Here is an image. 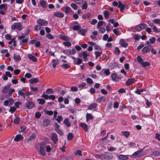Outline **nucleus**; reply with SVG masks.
Returning <instances> with one entry per match:
<instances>
[{
  "label": "nucleus",
  "instance_id": "nucleus-1",
  "mask_svg": "<svg viewBox=\"0 0 160 160\" xmlns=\"http://www.w3.org/2000/svg\"><path fill=\"white\" fill-rule=\"evenodd\" d=\"M11 28L12 30L17 29L20 31L22 29V24L19 22H15L11 26Z\"/></svg>",
  "mask_w": 160,
  "mask_h": 160
},
{
  "label": "nucleus",
  "instance_id": "nucleus-2",
  "mask_svg": "<svg viewBox=\"0 0 160 160\" xmlns=\"http://www.w3.org/2000/svg\"><path fill=\"white\" fill-rule=\"evenodd\" d=\"M46 145V143H42L40 145V153L42 155L44 156L46 155V152L44 151V148H45Z\"/></svg>",
  "mask_w": 160,
  "mask_h": 160
},
{
  "label": "nucleus",
  "instance_id": "nucleus-3",
  "mask_svg": "<svg viewBox=\"0 0 160 160\" xmlns=\"http://www.w3.org/2000/svg\"><path fill=\"white\" fill-rule=\"evenodd\" d=\"M147 26L146 24L144 23H142L138 25L136 27V31L138 32L141 31L142 29H144Z\"/></svg>",
  "mask_w": 160,
  "mask_h": 160
},
{
  "label": "nucleus",
  "instance_id": "nucleus-4",
  "mask_svg": "<svg viewBox=\"0 0 160 160\" xmlns=\"http://www.w3.org/2000/svg\"><path fill=\"white\" fill-rule=\"evenodd\" d=\"M25 106L27 108L31 109L35 107V104L32 101H28L26 102Z\"/></svg>",
  "mask_w": 160,
  "mask_h": 160
},
{
  "label": "nucleus",
  "instance_id": "nucleus-5",
  "mask_svg": "<svg viewBox=\"0 0 160 160\" xmlns=\"http://www.w3.org/2000/svg\"><path fill=\"white\" fill-rule=\"evenodd\" d=\"M37 22L40 25L42 26H46L48 24V22L47 21L42 19H38Z\"/></svg>",
  "mask_w": 160,
  "mask_h": 160
},
{
  "label": "nucleus",
  "instance_id": "nucleus-6",
  "mask_svg": "<svg viewBox=\"0 0 160 160\" xmlns=\"http://www.w3.org/2000/svg\"><path fill=\"white\" fill-rule=\"evenodd\" d=\"M151 48V45H148L144 47L142 50V54L150 52Z\"/></svg>",
  "mask_w": 160,
  "mask_h": 160
},
{
  "label": "nucleus",
  "instance_id": "nucleus-7",
  "mask_svg": "<svg viewBox=\"0 0 160 160\" xmlns=\"http://www.w3.org/2000/svg\"><path fill=\"white\" fill-rule=\"evenodd\" d=\"M41 97L44 98L46 100L48 99V98L50 99H52L53 100L55 99L56 98L55 96L54 95H52L48 96V95L43 94L41 96Z\"/></svg>",
  "mask_w": 160,
  "mask_h": 160
},
{
  "label": "nucleus",
  "instance_id": "nucleus-8",
  "mask_svg": "<svg viewBox=\"0 0 160 160\" xmlns=\"http://www.w3.org/2000/svg\"><path fill=\"white\" fill-rule=\"evenodd\" d=\"M102 160L106 159L109 160L112 158V155L109 153H106L105 154H102Z\"/></svg>",
  "mask_w": 160,
  "mask_h": 160
},
{
  "label": "nucleus",
  "instance_id": "nucleus-9",
  "mask_svg": "<svg viewBox=\"0 0 160 160\" xmlns=\"http://www.w3.org/2000/svg\"><path fill=\"white\" fill-rule=\"evenodd\" d=\"M63 11L66 14H71L73 12L71 8L68 6H65L64 8Z\"/></svg>",
  "mask_w": 160,
  "mask_h": 160
},
{
  "label": "nucleus",
  "instance_id": "nucleus-10",
  "mask_svg": "<svg viewBox=\"0 0 160 160\" xmlns=\"http://www.w3.org/2000/svg\"><path fill=\"white\" fill-rule=\"evenodd\" d=\"M135 81L134 78H128L125 84L127 86H129L133 83Z\"/></svg>",
  "mask_w": 160,
  "mask_h": 160
},
{
  "label": "nucleus",
  "instance_id": "nucleus-11",
  "mask_svg": "<svg viewBox=\"0 0 160 160\" xmlns=\"http://www.w3.org/2000/svg\"><path fill=\"white\" fill-rule=\"evenodd\" d=\"M51 139L53 141L54 143L56 144L58 140L57 134L55 133H52L51 137Z\"/></svg>",
  "mask_w": 160,
  "mask_h": 160
},
{
  "label": "nucleus",
  "instance_id": "nucleus-12",
  "mask_svg": "<svg viewBox=\"0 0 160 160\" xmlns=\"http://www.w3.org/2000/svg\"><path fill=\"white\" fill-rule=\"evenodd\" d=\"M53 15L59 18H62L64 17V14L59 12H55L54 13Z\"/></svg>",
  "mask_w": 160,
  "mask_h": 160
},
{
  "label": "nucleus",
  "instance_id": "nucleus-13",
  "mask_svg": "<svg viewBox=\"0 0 160 160\" xmlns=\"http://www.w3.org/2000/svg\"><path fill=\"white\" fill-rule=\"evenodd\" d=\"M128 155L120 154L118 155V159L120 160H126L128 159Z\"/></svg>",
  "mask_w": 160,
  "mask_h": 160
},
{
  "label": "nucleus",
  "instance_id": "nucleus-14",
  "mask_svg": "<svg viewBox=\"0 0 160 160\" xmlns=\"http://www.w3.org/2000/svg\"><path fill=\"white\" fill-rule=\"evenodd\" d=\"M111 77L113 81H118L119 80V78L116 73L112 74L111 75Z\"/></svg>",
  "mask_w": 160,
  "mask_h": 160
},
{
  "label": "nucleus",
  "instance_id": "nucleus-15",
  "mask_svg": "<svg viewBox=\"0 0 160 160\" xmlns=\"http://www.w3.org/2000/svg\"><path fill=\"white\" fill-rule=\"evenodd\" d=\"M86 83L85 82H82L80 84H79L78 87L80 90H81L83 88H86L87 87L86 86Z\"/></svg>",
  "mask_w": 160,
  "mask_h": 160
},
{
  "label": "nucleus",
  "instance_id": "nucleus-16",
  "mask_svg": "<svg viewBox=\"0 0 160 160\" xmlns=\"http://www.w3.org/2000/svg\"><path fill=\"white\" fill-rule=\"evenodd\" d=\"M59 37L61 39L64 41H70L71 40L70 37L61 34L59 35Z\"/></svg>",
  "mask_w": 160,
  "mask_h": 160
},
{
  "label": "nucleus",
  "instance_id": "nucleus-17",
  "mask_svg": "<svg viewBox=\"0 0 160 160\" xmlns=\"http://www.w3.org/2000/svg\"><path fill=\"white\" fill-rule=\"evenodd\" d=\"M118 7L120 8V11L121 12H123L125 7V5L124 4H122L121 1H118Z\"/></svg>",
  "mask_w": 160,
  "mask_h": 160
},
{
  "label": "nucleus",
  "instance_id": "nucleus-18",
  "mask_svg": "<svg viewBox=\"0 0 160 160\" xmlns=\"http://www.w3.org/2000/svg\"><path fill=\"white\" fill-rule=\"evenodd\" d=\"M40 4L44 9L45 8L47 7V3L44 0H40Z\"/></svg>",
  "mask_w": 160,
  "mask_h": 160
},
{
  "label": "nucleus",
  "instance_id": "nucleus-19",
  "mask_svg": "<svg viewBox=\"0 0 160 160\" xmlns=\"http://www.w3.org/2000/svg\"><path fill=\"white\" fill-rule=\"evenodd\" d=\"M121 46L123 48H126L128 46V44L126 43L125 40L123 39H121L120 40Z\"/></svg>",
  "mask_w": 160,
  "mask_h": 160
},
{
  "label": "nucleus",
  "instance_id": "nucleus-20",
  "mask_svg": "<svg viewBox=\"0 0 160 160\" xmlns=\"http://www.w3.org/2000/svg\"><path fill=\"white\" fill-rule=\"evenodd\" d=\"M23 138V137L21 134H18L16 136L14 140V141L18 142L20 140H22Z\"/></svg>",
  "mask_w": 160,
  "mask_h": 160
},
{
  "label": "nucleus",
  "instance_id": "nucleus-21",
  "mask_svg": "<svg viewBox=\"0 0 160 160\" xmlns=\"http://www.w3.org/2000/svg\"><path fill=\"white\" fill-rule=\"evenodd\" d=\"M25 92L26 91L24 89H22L21 90H19L18 91V94L20 96H22L25 98Z\"/></svg>",
  "mask_w": 160,
  "mask_h": 160
},
{
  "label": "nucleus",
  "instance_id": "nucleus-22",
  "mask_svg": "<svg viewBox=\"0 0 160 160\" xmlns=\"http://www.w3.org/2000/svg\"><path fill=\"white\" fill-rule=\"evenodd\" d=\"M80 125L82 128L85 131L87 132L88 131V126L86 124L82 122L80 124Z\"/></svg>",
  "mask_w": 160,
  "mask_h": 160
},
{
  "label": "nucleus",
  "instance_id": "nucleus-23",
  "mask_svg": "<svg viewBox=\"0 0 160 160\" xmlns=\"http://www.w3.org/2000/svg\"><path fill=\"white\" fill-rule=\"evenodd\" d=\"M106 99V98L104 96H102L98 98L97 99V101L99 103H101L104 102Z\"/></svg>",
  "mask_w": 160,
  "mask_h": 160
},
{
  "label": "nucleus",
  "instance_id": "nucleus-24",
  "mask_svg": "<svg viewBox=\"0 0 160 160\" xmlns=\"http://www.w3.org/2000/svg\"><path fill=\"white\" fill-rule=\"evenodd\" d=\"M28 57L29 59L34 62H36L37 61V58L31 54H28Z\"/></svg>",
  "mask_w": 160,
  "mask_h": 160
},
{
  "label": "nucleus",
  "instance_id": "nucleus-25",
  "mask_svg": "<svg viewBox=\"0 0 160 160\" xmlns=\"http://www.w3.org/2000/svg\"><path fill=\"white\" fill-rule=\"evenodd\" d=\"M63 123L68 127H70L71 126V124L69 121V119L68 118H65L63 121Z\"/></svg>",
  "mask_w": 160,
  "mask_h": 160
},
{
  "label": "nucleus",
  "instance_id": "nucleus-26",
  "mask_svg": "<svg viewBox=\"0 0 160 160\" xmlns=\"http://www.w3.org/2000/svg\"><path fill=\"white\" fill-rule=\"evenodd\" d=\"M39 81L38 79L37 78H32L29 80V82L31 84H34L38 82Z\"/></svg>",
  "mask_w": 160,
  "mask_h": 160
},
{
  "label": "nucleus",
  "instance_id": "nucleus-27",
  "mask_svg": "<svg viewBox=\"0 0 160 160\" xmlns=\"http://www.w3.org/2000/svg\"><path fill=\"white\" fill-rule=\"evenodd\" d=\"M97 106V104L96 103H93L91 104L88 107V109L91 110L92 109L95 108Z\"/></svg>",
  "mask_w": 160,
  "mask_h": 160
},
{
  "label": "nucleus",
  "instance_id": "nucleus-28",
  "mask_svg": "<svg viewBox=\"0 0 160 160\" xmlns=\"http://www.w3.org/2000/svg\"><path fill=\"white\" fill-rule=\"evenodd\" d=\"M87 51H84L82 52V56L84 60H86L87 59V57L89 56V54H88L87 53Z\"/></svg>",
  "mask_w": 160,
  "mask_h": 160
},
{
  "label": "nucleus",
  "instance_id": "nucleus-29",
  "mask_svg": "<svg viewBox=\"0 0 160 160\" xmlns=\"http://www.w3.org/2000/svg\"><path fill=\"white\" fill-rule=\"evenodd\" d=\"M50 123V120L48 119H45L43 121V125L45 127L48 126Z\"/></svg>",
  "mask_w": 160,
  "mask_h": 160
},
{
  "label": "nucleus",
  "instance_id": "nucleus-30",
  "mask_svg": "<svg viewBox=\"0 0 160 160\" xmlns=\"http://www.w3.org/2000/svg\"><path fill=\"white\" fill-rule=\"evenodd\" d=\"M93 119V117L90 113H87L86 114V120L88 121L89 120H92Z\"/></svg>",
  "mask_w": 160,
  "mask_h": 160
},
{
  "label": "nucleus",
  "instance_id": "nucleus-31",
  "mask_svg": "<svg viewBox=\"0 0 160 160\" xmlns=\"http://www.w3.org/2000/svg\"><path fill=\"white\" fill-rule=\"evenodd\" d=\"M139 152L138 150L137 151L135 152L132 154V156H135V157H137V158H139L142 156V155H141V154H139Z\"/></svg>",
  "mask_w": 160,
  "mask_h": 160
},
{
  "label": "nucleus",
  "instance_id": "nucleus-32",
  "mask_svg": "<svg viewBox=\"0 0 160 160\" xmlns=\"http://www.w3.org/2000/svg\"><path fill=\"white\" fill-rule=\"evenodd\" d=\"M20 121V118L19 117H17L14 119L13 122L16 124H19Z\"/></svg>",
  "mask_w": 160,
  "mask_h": 160
},
{
  "label": "nucleus",
  "instance_id": "nucleus-33",
  "mask_svg": "<svg viewBox=\"0 0 160 160\" xmlns=\"http://www.w3.org/2000/svg\"><path fill=\"white\" fill-rule=\"evenodd\" d=\"M128 145V147L130 148H134L136 147V144L133 142H129Z\"/></svg>",
  "mask_w": 160,
  "mask_h": 160
},
{
  "label": "nucleus",
  "instance_id": "nucleus-34",
  "mask_svg": "<svg viewBox=\"0 0 160 160\" xmlns=\"http://www.w3.org/2000/svg\"><path fill=\"white\" fill-rule=\"evenodd\" d=\"M52 67L53 68H55L56 65L59 63V60H53L52 61Z\"/></svg>",
  "mask_w": 160,
  "mask_h": 160
},
{
  "label": "nucleus",
  "instance_id": "nucleus-35",
  "mask_svg": "<svg viewBox=\"0 0 160 160\" xmlns=\"http://www.w3.org/2000/svg\"><path fill=\"white\" fill-rule=\"evenodd\" d=\"M45 92L47 94H52L54 93V90L52 88H48L46 90Z\"/></svg>",
  "mask_w": 160,
  "mask_h": 160
},
{
  "label": "nucleus",
  "instance_id": "nucleus-36",
  "mask_svg": "<svg viewBox=\"0 0 160 160\" xmlns=\"http://www.w3.org/2000/svg\"><path fill=\"white\" fill-rule=\"evenodd\" d=\"M37 101L38 102V103L41 105H43L45 102V100L42 98H38L37 99Z\"/></svg>",
  "mask_w": 160,
  "mask_h": 160
},
{
  "label": "nucleus",
  "instance_id": "nucleus-37",
  "mask_svg": "<svg viewBox=\"0 0 160 160\" xmlns=\"http://www.w3.org/2000/svg\"><path fill=\"white\" fill-rule=\"evenodd\" d=\"M63 52L65 54L69 55H71V50L70 49H66L63 51Z\"/></svg>",
  "mask_w": 160,
  "mask_h": 160
},
{
  "label": "nucleus",
  "instance_id": "nucleus-38",
  "mask_svg": "<svg viewBox=\"0 0 160 160\" xmlns=\"http://www.w3.org/2000/svg\"><path fill=\"white\" fill-rule=\"evenodd\" d=\"M102 54V52H99L98 51H96L95 52V58L97 59L98 57H100Z\"/></svg>",
  "mask_w": 160,
  "mask_h": 160
},
{
  "label": "nucleus",
  "instance_id": "nucleus-39",
  "mask_svg": "<svg viewBox=\"0 0 160 160\" xmlns=\"http://www.w3.org/2000/svg\"><path fill=\"white\" fill-rule=\"evenodd\" d=\"M13 58L16 61H19L21 60L20 56L19 55L14 54Z\"/></svg>",
  "mask_w": 160,
  "mask_h": 160
},
{
  "label": "nucleus",
  "instance_id": "nucleus-40",
  "mask_svg": "<svg viewBox=\"0 0 160 160\" xmlns=\"http://www.w3.org/2000/svg\"><path fill=\"white\" fill-rule=\"evenodd\" d=\"M73 136L72 133H70L68 134L67 136V139L68 140L70 141L72 139Z\"/></svg>",
  "mask_w": 160,
  "mask_h": 160
},
{
  "label": "nucleus",
  "instance_id": "nucleus-41",
  "mask_svg": "<svg viewBox=\"0 0 160 160\" xmlns=\"http://www.w3.org/2000/svg\"><path fill=\"white\" fill-rule=\"evenodd\" d=\"M61 67L63 69H66L69 68L70 67V66L68 64H64L62 65Z\"/></svg>",
  "mask_w": 160,
  "mask_h": 160
},
{
  "label": "nucleus",
  "instance_id": "nucleus-42",
  "mask_svg": "<svg viewBox=\"0 0 160 160\" xmlns=\"http://www.w3.org/2000/svg\"><path fill=\"white\" fill-rule=\"evenodd\" d=\"M137 59L138 62L141 64L143 62V60L142 58L140 56H137Z\"/></svg>",
  "mask_w": 160,
  "mask_h": 160
},
{
  "label": "nucleus",
  "instance_id": "nucleus-43",
  "mask_svg": "<svg viewBox=\"0 0 160 160\" xmlns=\"http://www.w3.org/2000/svg\"><path fill=\"white\" fill-rule=\"evenodd\" d=\"M120 51L118 48L116 47L115 48L114 50V53L115 54L118 55L120 54Z\"/></svg>",
  "mask_w": 160,
  "mask_h": 160
},
{
  "label": "nucleus",
  "instance_id": "nucleus-44",
  "mask_svg": "<svg viewBox=\"0 0 160 160\" xmlns=\"http://www.w3.org/2000/svg\"><path fill=\"white\" fill-rule=\"evenodd\" d=\"M143 68H145L147 66H149L150 65V63L148 62H143L141 64Z\"/></svg>",
  "mask_w": 160,
  "mask_h": 160
},
{
  "label": "nucleus",
  "instance_id": "nucleus-45",
  "mask_svg": "<svg viewBox=\"0 0 160 160\" xmlns=\"http://www.w3.org/2000/svg\"><path fill=\"white\" fill-rule=\"evenodd\" d=\"M141 36L137 34H135L133 35V37L136 40H138L140 39Z\"/></svg>",
  "mask_w": 160,
  "mask_h": 160
},
{
  "label": "nucleus",
  "instance_id": "nucleus-46",
  "mask_svg": "<svg viewBox=\"0 0 160 160\" xmlns=\"http://www.w3.org/2000/svg\"><path fill=\"white\" fill-rule=\"evenodd\" d=\"M8 90L9 89L8 88V87L5 86L2 90V92L4 94H6L8 92Z\"/></svg>",
  "mask_w": 160,
  "mask_h": 160
},
{
  "label": "nucleus",
  "instance_id": "nucleus-47",
  "mask_svg": "<svg viewBox=\"0 0 160 160\" xmlns=\"http://www.w3.org/2000/svg\"><path fill=\"white\" fill-rule=\"evenodd\" d=\"M102 154H99L97 153H95L94 156L96 158L101 159L102 160Z\"/></svg>",
  "mask_w": 160,
  "mask_h": 160
},
{
  "label": "nucleus",
  "instance_id": "nucleus-48",
  "mask_svg": "<svg viewBox=\"0 0 160 160\" xmlns=\"http://www.w3.org/2000/svg\"><path fill=\"white\" fill-rule=\"evenodd\" d=\"M63 119L61 115H59L58 117V118L56 119V120L59 123H60L63 120Z\"/></svg>",
  "mask_w": 160,
  "mask_h": 160
},
{
  "label": "nucleus",
  "instance_id": "nucleus-49",
  "mask_svg": "<svg viewBox=\"0 0 160 160\" xmlns=\"http://www.w3.org/2000/svg\"><path fill=\"white\" fill-rule=\"evenodd\" d=\"M79 33L80 34L82 35H85V34L86 33V31L85 29H81L79 30Z\"/></svg>",
  "mask_w": 160,
  "mask_h": 160
},
{
  "label": "nucleus",
  "instance_id": "nucleus-50",
  "mask_svg": "<svg viewBox=\"0 0 160 160\" xmlns=\"http://www.w3.org/2000/svg\"><path fill=\"white\" fill-rule=\"evenodd\" d=\"M63 44L65 46L69 47L71 46V43L69 42L66 41L63 43Z\"/></svg>",
  "mask_w": 160,
  "mask_h": 160
},
{
  "label": "nucleus",
  "instance_id": "nucleus-51",
  "mask_svg": "<svg viewBox=\"0 0 160 160\" xmlns=\"http://www.w3.org/2000/svg\"><path fill=\"white\" fill-rule=\"evenodd\" d=\"M103 15L105 18H107L109 16V14L108 11L105 10L103 12Z\"/></svg>",
  "mask_w": 160,
  "mask_h": 160
},
{
  "label": "nucleus",
  "instance_id": "nucleus-52",
  "mask_svg": "<svg viewBox=\"0 0 160 160\" xmlns=\"http://www.w3.org/2000/svg\"><path fill=\"white\" fill-rule=\"evenodd\" d=\"M70 6L74 10H76L78 9V6L75 3H72L71 4Z\"/></svg>",
  "mask_w": 160,
  "mask_h": 160
},
{
  "label": "nucleus",
  "instance_id": "nucleus-53",
  "mask_svg": "<svg viewBox=\"0 0 160 160\" xmlns=\"http://www.w3.org/2000/svg\"><path fill=\"white\" fill-rule=\"evenodd\" d=\"M88 7V4L87 2L85 1L84 2V3L82 4V9H86Z\"/></svg>",
  "mask_w": 160,
  "mask_h": 160
},
{
  "label": "nucleus",
  "instance_id": "nucleus-54",
  "mask_svg": "<svg viewBox=\"0 0 160 160\" xmlns=\"http://www.w3.org/2000/svg\"><path fill=\"white\" fill-rule=\"evenodd\" d=\"M91 14L90 13H88L86 14H84L83 15L82 17L83 18L86 19L87 18H89L90 17Z\"/></svg>",
  "mask_w": 160,
  "mask_h": 160
},
{
  "label": "nucleus",
  "instance_id": "nucleus-55",
  "mask_svg": "<svg viewBox=\"0 0 160 160\" xmlns=\"http://www.w3.org/2000/svg\"><path fill=\"white\" fill-rule=\"evenodd\" d=\"M151 44H153L155 42L156 39L155 37H152L149 39Z\"/></svg>",
  "mask_w": 160,
  "mask_h": 160
},
{
  "label": "nucleus",
  "instance_id": "nucleus-56",
  "mask_svg": "<svg viewBox=\"0 0 160 160\" xmlns=\"http://www.w3.org/2000/svg\"><path fill=\"white\" fill-rule=\"evenodd\" d=\"M56 132L60 135H62L63 132L60 129H55Z\"/></svg>",
  "mask_w": 160,
  "mask_h": 160
},
{
  "label": "nucleus",
  "instance_id": "nucleus-57",
  "mask_svg": "<svg viewBox=\"0 0 160 160\" xmlns=\"http://www.w3.org/2000/svg\"><path fill=\"white\" fill-rule=\"evenodd\" d=\"M75 154L76 155H78L79 156H82V152L81 151V150H78L75 153Z\"/></svg>",
  "mask_w": 160,
  "mask_h": 160
},
{
  "label": "nucleus",
  "instance_id": "nucleus-58",
  "mask_svg": "<svg viewBox=\"0 0 160 160\" xmlns=\"http://www.w3.org/2000/svg\"><path fill=\"white\" fill-rule=\"evenodd\" d=\"M16 108L14 107H11L10 108L9 111L12 113L14 112L16 110Z\"/></svg>",
  "mask_w": 160,
  "mask_h": 160
},
{
  "label": "nucleus",
  "instance_id": "nucleus-59",
  "mask_svg": "<svg viewBox=\"0 0 160 160\" xmlns=\"http://www.w3.org/2000/svg\"><path fill=\"white\" fill-rule=\"evenodd\" d=\"M153 22L155 24H160V19H154L152 20Z\"/></svg>",
  "mask_w": 160,
  "mask_h": 160
},
{
  "label": "nucleus",
  "instance_id": "nucleus-60",
  "mask_svg": "<svg viewBox=\"0 0 160 160\" xmlns=\"http://www.w3.org/2000/svg\"><path fill=\"white\" fill-rule=\"evenodd\" d=\"M46 37L49 39H52L53 38L52 35L50 33H48L46 35Z\"/></svg>",
  "mask_w": 160,
  "mask_h": 160
},
{
  "label": "nucleus",
  "instance_id": "nucleus-61",
  "mask_svg": "<svg viewBox=\"0 0 160 160\" xmlns=\"http://www.w3.org/2000/svg\"><path fill=\"white\" fill-rule=\"evenodd\" d=\"M80 27L78 25H75L73 27L72 29L74 30H79Z\"/></svg>",
  "mask_w": 160,
  "mask_h": 160
},
{
  "label": "nucleus",
  "instance_id": "nucleus-62",
  "mask_svg": "<svg viewBox=\"0 0 160 160\" xmlns=\"http://www.w3.org/2000/svg\"><path fill=\"white\" fill-rule=\"evenodd\" d=\"M15 92V90L13 88H11L9 89L8 95L9 96H11L12 93Z\"/></svg>",
  "mask_w": 160,
  "mask_h": 160
},
{
  "label": "nucleus",
  "instance_id": "nucleus-63",
  "mask_svg": "<svg viewBox=\"0 0 160 160\" xmlns=\"http://www.w3.org/2000/svg\"><path fill=\"white\" fill-rule=\"evenodd\" d=\"M35 135L34 134H32L29 136L28 138V140L31 141L35 138Z\"/></svg>",
  "mask_w": 160,
  "mask_h": 160
},
{
  "label": "nucleus",
  "instance_id": "nucleus-64",
  "mask_svg": "<svg viewBox=\"0 0 160 160\" xmlns=\"http://www.w3.org/2000/svg\"><path fill=\"white\" fill-rule=\"evenodd\" d=\"M122 133L126 137H128L130 134L129 132L128 131H123Z\"/></svg>",
  "mask_w": 160,
  "mask_h": 160
}]
</instances>
